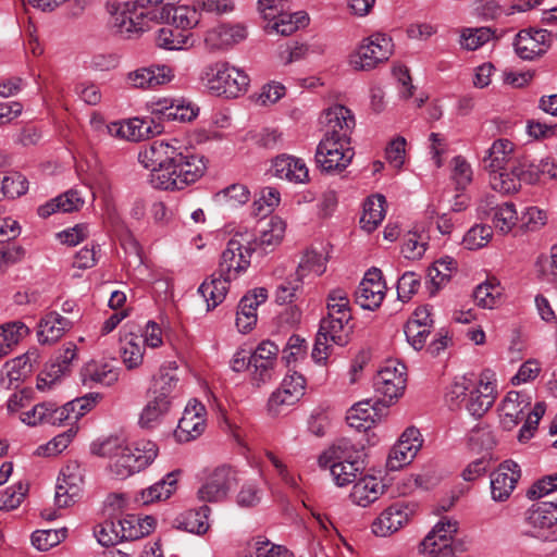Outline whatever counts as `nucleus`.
<instances>
[{
	"label": "nucleus",
	"instance_id": "nucleus-12",
	"mask_svg": "<svg viewBox=\"0 0 557 557\" xmlns=\"http://www.w3.org/2000/svg\"><path fill=\"white\" fill-rule=\"evenodd\" d=\"M84 470L77 461H69L60 472L55 486L54 502L59 508L73 505L82 495Z\"/></svg>",
	"mask_w": 557,
	"mask_h": 557
},
{
	"label": "nucleus",
	"instance_id": "nucleus-36",
	"mask_svg": "<svg viewBox=\"0 0 557 557\" xmlns=\"http://www.w3.org/2000/svg\"><path fill=\"white\" fill-rule=\"evenodd\" d=\"M178 473L180 471L170 472L157 483L141 490L136 495L135 502L141 505H149L168 499L176 491Z\"/></svg>",
	"mask_w": 557,
	"mask_h": 557
},
{
	"label": "nucleus",
	"instance_id": "nucleus-37",
	"mask_svg": "<svg viewBox=\"0 0 557 557\" xmlns=\"http://www.w3.org/2000/svg\"><path fill=\"white\" fill-rule=\"evenodd\" d=\"M232 281L233 280L221 276L220 273L215 271L201 283L198 292L207 302L208 310L214 309L223 302Z\"/></svg>",
	"mask_w": 557,
	"mask_h": 557
},
{
	"label": "nucleus",
	"instance_id": "nucleus-4",
	"mask_svg": "<svg viewBox=\"0 0 557 557\" xmlns=\"http://www.w3.org/2000/svg\"><path fill=\"white\" fill-rule=\"evenodd\" d=\"M255 251H257L256 235L248 230L236 232L222 251L216 271L223 277L236 280L250 267Z\"/></svg>",
	"mask_w": 557,
	"mask_h": 557
},
{
	"label": "nucleus",
	"instance_id": "nucleus-59",
	"mask_svg": "<svg viewBox=\"0 0 557 557\" xmlns=\"http://www.w3.org/2000/svg\"><path fill=\"white\" fill-rule=\"evenodd\" d=\"M493 231L488 225L476 224L463 236V245L469 250H476L485 247L492 239Z\"/></svg>",
	"mask_w": 557,
	"mask_h": 557
},
{
	"label": "nucleus",
	"instance_id": "nucleus-28",
	"mask_svg": "<svg viewBox=\"0 0 557 557\" xmlns=\"http://www.w3.org/2000/svg\"><path fill=\"white\" fill-rule=\"evenodd\" d=\"M271 171L274 176L295 184L309 181V170L305 161L290 154H280L272 160Z\"/></svg>",
	"mask_w": 557,
	"mask_h": 557
},
{
	"label": "nucleus",
	"instance_id": "nucleus-21",
	"mask_svg": "<svg viewBox=\"0 0 557 557\" xmlns=\"http://www.w3.org/2000/svg\"><path fill=\"white\" fill-rule=\"evenodd\" d=\"M521 478V470L517 462L505 460L491 473V494L495 502H505L516 488Z\"/></svg>",
	"mask_w": 557,
	"mask_h": 557
},
{
	"label": "nucleus",
	"instance_id": "nucleus-31",
	"mask_svg": "<svg viewBox=\"0 0 557 557\" xmlns=\"http://www.w3.org/2000/svg\"><path fill=\"white\" fill-rule=\"evenodd\" d=\"M362 449V445L356 444L349 438H339L319 457V466L332 469V463H337V461L345 463L363 458Z\"/></svg>",
	"mask_w": 557,
	"mask_h": 557
},
{
	"label": "nucleus",
	"instance_id": "nucleus-50",
	"mask_svg": "<svg viewBox=\"0 0 557 557\" xmlns=\"http://www.w3.org/2000/svg\"><path fill=\"white\" fill-rule=\"evenodd\" d=\"M170 407L166 401H162L152 396L140 412L138 420L140 428L153 429L159 425L163 417L169 412Z\"/></svg>",
	"mask_w": 557,
	"mask_h": 557
},
{
	"label": "nucleus",
	"instance_id": "nucleus-35",
	"mask_svg": "<svg viewBox=\"0 0 557 557\" xmlns=\"http://www.w3.org/2000/svg\"><path fill=\"white\" fill-rule=\"evenodd\" d=\"M380 404V400L371 403L369 399L355 404L346 414V421L349 426L358 431L371 429L380 419L376 408Z\"/></svg>",
	"mask_w": 557,
	"mask_h": 557
},
{
	"label": "nucleus",
	"instance_id": "nucleus-24",
	"mask_svg": "<svg viewBox=\"0 0 557 557\" xmlns=\"http://www.w3.org/2000/svg\"><path fill=\"white\" fill-rule=\"evenodd\" d=\"M206 408L197 400L189 401L175 430L180 442H189L199 437L206 429Z\"/></svg>",
	"mask_w": 557,
	"mask_h": 557
},
{
	"label": "nucleus",
	"instance_id": "nucleus-22",
	"mask_svg": "<svg viewBox=\"0 0 557 557\" xmlns=\"http://www.w3.org/2000/svg\"><path fill=\"white\" fill-rule=\"evenodd\" d=\"M305 377L298 373L286 376L281 386L271 394L268 400V409L273 414H278L284 407L293 406L304 395Z\"/></svg>",
	"mask_w": 557,
	"mask_h": 557
},
{
	"label": "nucleus",
	"instance_id": "nucleus-55",
	"mask_svg": "<svg viewBox=\"0 0 557 557\" xmlns=\"http://www.w3.org/2000/svg\"><path fill=\"white\" fill-rule=\"evenodd\" d=\"M553 512V505L548 504L547 502H543L530 511L528 521L534 529H537L539 531L550 529L557 524V520H555Z\"/></svg>",
	"mask_w": 557,
	"mask_h": 557
},
{
	"label": "nucleus",
	"instance_id": "nucleus-62",
	"mask_svg": "<svg viewBox=\"0 0 557 557\" xmlns=\"http://www.w3.org/2000/svg\"><path fill=\"white\" fill-rule=\"evenodd\" d=\"M28 491L27 484L18 482L15 485L9 486L0 492V510H13L16 509Z\"/></svg>",
	"mask_w": 557,
	"mask_h": 557
},
{
	"label": "nucleus",
	"instance_id": "nucleus-30",
	"mask_svg": "<svg viewBox=\"0 0 557 557\" xmlns=\"http://www.w3.org/2000/svg\"><path fill=\"white\" fill-rule=\"evenodd\" d=\"M174 77L173 70L168 65H150L132 71L127 75L131 86L140 89L156 88L171 82Z\"/></svg>",
	"mask_w": 557,
	"mask_h": 557
},
{
	"label": "nucleus",
	"instance_id": "nucleus-58",
	"mask_svg": "<svg viewBox=\"0 0 557 557\" xmlns=\"http://www.w3.org/2000/svg\"><path fill=\"white\" fill-rule=\"evenodd\" d=\"M302 286V277L296 272L283 280L276 287V301L278 304H290L296 299L297 292Z\"/></svg>",
	"mask_w": 557,
	"mask_h": 557
},
{
	"label": "nucleus",
	"instance_id": "nucleus-26",
	"mask_svg": "<svg viewBox=\"0 0 557 557\" xmlns=\"http://www.w3.org/2000/svg\"><path fill=\"white\" fill-rule=\"evenodd\" d=\"M120 354L128 370L138 368L144 360V344L135 324H125L121 330Z\"/></svg>",
	"mask_w": 557,
	"mask_h": 557
},
{
	"label": "nucleus",
	"instance_id": "nucleus-48",
	"mask_svg": "<svg viewBox=\"0 0 557 557\" xmlns=\"http://www.w3.org/2000/svg\"><path fill=\"white\" fill-rule=\"evenodd\" d=\"M30 366L23 358H15L3 367L0 383L7 389L17 388L23 382Z\"/></svg>",
	"mask_w": 557,
	"mask_h": 557
},
{
	"label": "nucleus",
	"instance_id": "nucleus-32",
	"mask_svg": "<svg viewBox=\"0 0 557 557\" xmlns=\"http://www.w3.org/2000/svg\"><path fill=\"white\" fill-rule=\"evenodd\" d=\"M73 326V322L62 317L57 311L45 314L37 331L38 342L40 344H53L58 342Z\"/></svg>",
	"mask_w": 557,
	"mask_h": 557
},
{
	"label": "nucleus",
	"instance_id": "nucleus-27",
	"mask_svg": "<svg viewBox=\"0 0 557 557\" xmlns=\"http://www.w3.org/2000/svg\"><path fill=\"white\" fill-rule=\"evenodd\" d=\"M176 370L177 366L174 361L161 366L150 387V393L154 398L166 401L170 406L178 392Z\"/></svg>",
	"mask_w": 557,
	"mask_h": 557
},
{
	"label": "nucleus",
	"instance_id": "nucleus-44",
	"mask_svg": "<svg viewBox=\"0 0 557 557\" xmlns=\"http://www.w3.org/2000/svg\"><path fill=\"white\" fill-rule=\"evenodd\" d=\"M385 203V197L382 195H373L367 199L360 218L364 231L371 233L381 224L386 213Z\"/></svg>",
	"mask_w": 557,
	"mask_h": 557
},
{
	"label": "nucleus",
	"instance_id": "nucleus-38",
	"mask_svg": "<svg viewBox=\"0 0 557 557\" xmlns=\"http://www.w3.org/2000/svg\"><path fill=\"white\" fill-rule=\"evenodd\" d=\"M384 488L385 485L377 478L364 476L354 484L350 499L358 506L367 507L380 498Z\"/></svg>",
	"mask_w": 557,
	"mask_h": 557
},
{
	"label": "nucleus",
	"instance_id": "nucleus-60",
	"mask_svg": "<svg viewBox=\"0 0 557 557\" xmlns=\"http://www.w3.org/2000/svg\"><path fill=\"white\" fill-rule=\"evenodd\" d=\"M327 315L351 318L348 295L343 289L331 290L327 296Z\"/></svg>",
	"mask_w": 557,
	"mask_h": 557
},
{
	"label": "nucleus",
	"instance_id": "nucleus-8",
	"mask_svg": "<svg viewBox=\"0 0 557 557\" xmlns=\"http://www.w3.org/2000/svg\"><path fill=\"white\" fill-rule=\"evenodd\" d=\"M392 38L385 34L376 33L366 38L357 51L350 55V65L355 70L369 71L377 64L385 62L393 54Z\"/></svg>",
	"mask_w": 557,
	"mask_h": 557
},
{
	"label": "nucleus",
	"instance_id": "nucleus-39",
	"mask_svg": "<svg viewBox=\"0 0 557 557\" xmlns=\"http://www.w3.org/2000/svg\"><path fill=\"white\" fill-rule=\"evenodd\" d=\"M117 524L123 541H135L149 535L154 529L156 520L150 516L140 518L135 515H126L117 520Z\"/></svg>",
	"mask_w": 557,
	"mask_h": 557
},
{
	"label": "nucleus",
	"instance_id": "nucleus-6",
	"mask_svg": "<svg viewBox=\"0 0 557 557\" xmlns=\"http://www.w3.org/2000/svg\"><path fill=\"white\" fill-rule=\"evenodd\" d=\"M457 530L456 520L441 519L420 543L419 553L426 557H454L456 552L463 550L462 544L453 540Z\"/></svg>",
	"mask_w": 557,
	"mask_h": 557
},
{
	"label": "nucleus",
	"instance_id": "nucleus-45",
	"mask_svg": "<svg viewBox=\"0 0 557 557\" xmlns=\"http://www.w3.org/2000/svg\"><path fill=\"white\" fill-rule=\"evenodd\" d=\"M502 34L492 27H465L460 30V46L469 51H474L491 40H498Z\"/></svg>",
	"mask_w": 557,
	"mask_h": 557
},
{
	"label": "nucleus",
	"instance_id": "nucleus-11",
	"mask_svg": "<svg viewBox=\"0 0 557 557\" xmlns=\"http://www.w3.org/2000/svg\"><path fill=\"white\" fill-rule=\"evenodd\" d=\"M406 366L395 360L387 361L374 377L373 386L384 405L403 395L406 387Z\"/></svg>",
	"mask_w": 557,
	"mask_h": 557
},
{
	"label": "nucleus",
	"instance_id": "nucleus-14",
	"mask_svg": "<svg viewBox=\"0 0 557 557\" xmlns=\"http://www.w3.org/2000/svg\"><path fill=\"white\" fill-rule=\"evenodd\" d=\"M418 505L413 502L398 500L387 507L372 523L377 536H388L398 531L416 515Z\"/></svg>",
	"mask_w": 557,
	"mask_h": 557
},
{
	"label": "nucleus",
	"instance_id": "nucleus-5",
	"mask_svg": "<svg viewBox=\"0 0 557 557\" xmlns=\"http://www.w3.org/2000/svg\"><path fill=\"white\" fill-rule=\"evenodd\" d=\"M355 156L350 137L323 136L315 150V162L326 173H341Z\"/></svg>",
	"mask_w": 557,
	"mask_h": 557
},
{
	"label": "nucleus",
	"instance_id": "nucleus-61",
	"mask_svg": "<svg viewBox=\"0 0 557 557\" xmlns=\"http://www.w3.org/2000/svg\"><path fill=\"white\" fill-rule=\"evenodd\" d=\"M262 496L263 492L259 483L247 481L240 486L236 495V504L242 508H252L261 503Z\"/></svg>",
	"mask_w": 557,
	"mask_h": 557
},
{
	"label": "nucleus",
	"instance_id": "nucleus-64",
	"mask_svg": "<svg viewBox=\"0 0 557 557\" xmlns=\"http://www.w3.org/2000/svg\"><path fill=\"white\" fill-rule=\"evenodd\" d=\"M281 200L280 191L274 187H264L260 190L259 198L253 201V209L257 215H265L278 206Z\"/></svg>",
	"mask_w": 557,
	"mask_h": 557
},
{
	"label": "nucleus",
	"instance_id": "nucleus-49",
	"mask_svg": "<svg viewBox=\"0 0 557 557\" xmlns=\"http://www.w3.org/2000/svg\"><path fill=\"white\" fill-rule=\"evenodd\" d=\"M245 557H293V554L283 545L257 537L248 544Z\"/></svg>",
	"mask_w": 557,
	"mask_h": 557
},
{
	"label": "nucleus",
	"instance_id": "nucleus-19",
	"mask_svg": "<svg viewBox=\"0 0 557 557\" xmlns=\"http://www.w3.org/2000/svg\"><path fill=\"white\" fill-rule=\"evenodd\" d=\"M199 108L185 99H161L151 107L153 119L166 122H190L198 116Z\"/></svg>",
	"mask_w": 557,
	"mask_h": 557
},
{
	"label": "nucleus",
	"instance_id": "nucleus-51",
	"mask_svg": "<svg viewBox=\"0 0 557 557\" xmlns=\"http://www.w3.org/2000/svg\"><path fill=\"white\" fill-rule=\"evenodd\" d=\"M157 46L166 50H182L191 47L189 35L182 29H173L171 27H162L158 30L156 37Z\"/></svg>",
	"mask_w": 557,
	"mask_h": 557
},
{
	"label": "nucleus",
	"instance_id": "nucleus-23",
	"mask_svg": "<svg viewBox=\"0 0 557 557\" xmlns=\"http://www.w3.org/2000/svg\"><path fill=\"white\" fill-rule=\"evenodd\" d=\"M176 151L173 145L164 140H154L139 151L138 161L146 169L154 172L153 182L157 183V175L164 174Z\"/></svg>",
	"mask_w": 557,
	"mask_h": 557
},
{
	"label": "nucleus",
	"instance_id": "nucleus-43",
	"mask_svg": "<svg viewBox=\"0 0 557 557\" xmlns=\"http://www.w3.org/2000/svg\"><path fill=\"white\" fill-rule=\"evenodd\" d=\"M28 334V326L21 321H12L0 325V358L11 354Z\"/></svg>",
	"mask_w": 557,
	"mask_h": 557
},
{
	"label": "nucleus",
	"instance_id": "nucleus-18",
	"mask_svg": "<svg viewBox=\"0 0 557 557\" xmlns=\"http://www.w3.org/2000/svg\"><path fill=\"white\" fill-rule=\"evenodd\" d=\"M278 351L276 344L271 341H263L249 357V363L253 368L252 380L258 385L265 384L274 379Z\"/></svg>",
	"mask_w": 557,
	"mask_h": 557
},
{
	"label": "nucleus",
	"instance_id": "nucleus-54",
	"mask_svg": "<svg viewBox=\"0 0 557 557\" xmlns=\"http://www.w3.org/2000/svg\"><path fill=\"white\" fill-rule=\"evenodd\" d=\"M362 470L363 458L355 459L345 463L337 461V463H332V469H330L333 480L338 486H345L352 483L358 473Z\"/></svg>",
	"mask_w": 557,
	"mask_h": 557
},
{
	"label": "nucleus",
	"instance_id": "nucleus-2",
	"mask_svg": "<svg viewBox=\"0 0 557 557\" xmlns=\"http://www.w3.org/2000/svg\"><path fill=\"white\" fill-rule=\"evenodd\" d=\"M201 84L215 96L236 98L249 86V76L226 61L206 64L199 75Z\"/></svg>",
	"mask_w": 557,
	"mask_h": 557
},
{
	"label": "nucleus",
	"instance_id": "nucleus-40",
	"mask_svg": "<svg viewBox=\"0 0 557 557\" xmlns=\"http://www.w3.org/2000/svg\"><path fill=\"white\" fill-rule=\"evenodd\" d=\"M350 320L351 318L327 315L321 320L319 333L330 338L333 344L344 346L348 343L351 331Z\"/></svg>",
	"mask_w": 557,
	"mask_h": 557
},
{
	"label": "nucleus",
	"instance_id": "nucleus-25",
	"mask_svg": "<svg viewBox=\"0 0 557 557\" xmlns=\"http://www.w3.org/2000/svg\"><path fill=\"white\" fill-rule=\"evenodd\" d=\"M478 210L480 214L491 216L492 222L503 234L509 233L518 221V213L512 202L495 203L494 197L488 196L483 199Z\"/></svg>",
	"mask_w": 557,
	"mask_h": 557
},
{
	"label": "nucleus",
	"instance_id": "nucleus-33",
	"mask_svg": "<svg viewBox=\"0 0 557 557\" xmlns=\"http://www.w3.org/2000/svg\"><path fill=\"white\" fill-rule=\"evenodd\" d=\"M161 18L182 30L193 28L199 22L198 7L196 2L193 7L166 2L161 9Z\"/></svg>",
	"mask_w": 557,
	"mask_h": 557
},
{
	"label": "nucleus",
	"instance_id": "nucleus-3",
	"mask_svg": "<svg viewBox=\"0 0 557 557\" xmlns=\"http://www.w3.org/2000/svg\"><path fill=\"white\" fill-rule=\"evenodd\" d=\"M207 164L203 157L189 151H176L164 174L157 175V186L165 190H180L201 178Z\"/></svg>",
	"mask_w": 557,
	"mask_h": 557
},
{
	"label": "nucleus",
	"instance_id": "nucleus-17",
	"mask_svg": "<svg viewBox=\"0 0 557 557\" xmlns=\"http://www.w3.org/2000/svg\"><path fill=\"white\" fill-rule=\"evenodd\" d=\"M386 293V285L382 272L377 268L368 270L355 292L356 302L363 309H377Z\"/></svg>",
	"mask_w": 557,
	"mask_h": 557
},
{
	"label": "nucleus",
	"instance_id": "nucleus-16",
	"mask_svg": "<svg viewBox=\"0 0 557 557\" xmlns=\"http://www.w3.org/2000/svg\"><path fill=\"white\" fill-rule=\"evenodd\" d=\"M553 41V34L546 29H522L515 38L513 47L522 60H534L547 52Z\"/></svg>",
	"mask_w": 557,
	"mask_h": 557
},
{
	"label": "nucleus",
	"instance_id": "nucleus-53",
	"mask_svg": "<svg viewBox=\"0 0 557 557\" xmlns=\"http://www.w3.org/2000/svg\"><path fill=\"white\" fill-rule=\"evenodd\" d=\"M271 28L283 36H289L298 28L304 27L308 23V16L305 12L289 13L286 10L274 17Z\"/></svg>",
	"mask_w": 557,
	"mask_h": 557
},
{
	"label": "nucleus",
	"instance_id": "nucleus-7",
	"mask_svg": "<svg viewBox=\"0 0 557 557\" xmlns=\"http://www.w3.org/2000/svg\"><path fill=\"white\" fill-rule=\"evenodd\" d=\"M95 129L100 135H109L113 138L124 139L128 141H140L151 136L161 134L163 127L154 120H141L138 117L123 122H112L104 124L100 120L91 121Z\"/></svg>",
	"mask_w": 557,
	"mask_h": 557
},
{
	"label": "nucleus",
	"instance_id": "nucleus-29",
	"mask_svg": "<svg viewBox=\"0 0 557 557\" xmlns=\"http://www.w3.org/2000/svg\"><path fill=\"white\" fill-rule=\"evenodd\" d=\"M246 37V28L242 25H219L206 33L205 45L210 51L225 50Z\"/></svg>",
	"mask_w": 557,
	"mask_h": 557
},
{
	"label": "nucleus",
	"instance_id": "nucleus-52",
	"mask_svg": "<svg viewBox=\"0 0 557 557\" xmlns=\"http://www.w3.org/2000/svg\"><path fill=\"white\" fill-rule=\"evenodd\" d=\"M502 287L496 281H486L476 286L473 292L475 304L483 309H494L500 304Z\"/></svg>",
	"mask_w": 557,
	"mask_h": 557
},
{
	"label": "nucleus",
	"instance_id": "nucleus-13",
	"mask_svg": "<svg viewBox=\"0 0 557 557\" xmlns=\"http://www.w3.org/2000/svg\"><path fill=\"white\" fill-rule=\"evenodd\" d=\"M236 483V471L232 467L220 466L207 476L198 490L197 496L202 502L220 503L227 498Z\"/></svg>",
	"mask_w": 557,
	"mask_h": 557
},
{
	"label": "nucleus",
	"instance_id": "nucleus-15",
	"mask_svg": "<svg viewBox=\"0 0 557 557\" xmlns=\"http://www.w3.org/2000/svg\"><path fill=\"white\" fill-rule=\"evenodd\" d=\"M422 443L420 431L414 426L407 428L388 454L387 469L396 471L409 465L422 447Z\"/></svg>",
	"mask_w": 557,
	"mask_h": 557
},
{
	"label": "nucleus",
	"instance_id": "nucleus-41",
	"mask_svg": "<svg viewBox=\"0 0 557 557\" xmlns=\"http://www.w3.org/2000/svg\"><path fill=\"white\" fill-rule=\"evenodd\" d=\"M211 509L202 505L197 509H190L177 518L178 528L198 535L205 534L209 530V515Z\"/></svg>",
	"mask_w": 557,
	"mask_h": 557
},
{
	"label": "nucleus",
	"instance_id": "nucleus-46",
	"mask_svg": "<svg viewBox=\"0 0 557 557\" xmlns=\"http://www.w3.org/2000/svg\"><path fill=\"white\" fill-rule=\"evenodd\" d=\"M286 223L278 216H272L260 230L257 239V250L259 248L267 251L269 248L277 246L285 234Z\"/></svg>",
	"mask_w": 557,
	"mask_h": 557
},
{
	"label": "nucleus",
	"instance_id": "nucleus-9",
	"mask_svg": "<svg viewBox=\"0 0 557 557\" xmlns=\"http://www.w3.org/2000/svg\"><path fill=\"white\" fill-rule=\"evenodd\" d=\"M496 397L495 373L484 370L480 373L478 381L471 382L465 407L472 417L481 418L492 408Z\"/></svg>",
	"mask_w": 557,
	"mask_h": 557
},
{
	"label": "nucleus",
	"instance_id": "nucleus-1",
	"mask_svg": "<svg viewBox=\"0 0 557 557\" xmlns=\"http://www.w3.org/2000/svg\"><path fill=\"white\" fill-rule=\"evenodd\" d=\"M90 449L94 455L110 459L108 470L117 480L146 469L158 456V447L151 441H140L131 446L120 437L94 443Z\"/></svg>",
	"mask_w": 557,
	"mask_h": 557
},
{
	"label": "nucleus",
	"instance_id": "nucleus-42",
	"mask_svg": "<svg viewBox=\"0 0 557 557\" xmlns=\"http://www.w3.org/2000/svg\"><path fill=\"white\" fill-rule=\"evenodd\" d=\"M527 406L528 404L521 399L520 393L509 392L499 407L504 426L510 429L517 425L524 418V408Z\"/></svg>",
	"mask_w": 557,
	"mask_h": 557
},
{
	"label": "nucleus",
	"instance_id": "nucleus-20",
	"mask_svg": "<svg viewBox=\"0 0 557 557\" xmlns=\"http://www.w3.org/2000/svg\"><path fill=\"white\" fill-rule=\"evenodd\" d=\"M321 123L324 127V136L351 138L356 120L350 109L343 104H333L323 110Z\"/></svg>",
	"mask_w": 557,
	"mask_h": 557
},
{
	"label": "nucleus",
	"instance_id": "nucleus-10",
	"mask_svg": "<svg viewBox=\"0 0 557 557\" xmlns=\"http://www.w3.org/2000/svg\"><path fill=\"white\" fill-rule=\"evenodd\" d=\"M152 18L151 12L146 7L135 0L127 1L116 11L114 27L120 35L132 38L149 29Z\"/></svg>",
	"mask_w": 557,
	"mask_h": 557
},
{
	"label": "nucleus",
	"instance_id": "nucleus-56",
	"mask_svg": "<svg viewBox=\"0 0 557 557\" xmlns=\"http://www.w3.org/2000/svg\"><path fill=\"white\" fill-rule=\"evenodd\" d=\"M67 530L65 528L57 530H37L32 534V544L38 550L45 552L60 544L65 540Z\"/></svg>",
	"mask_w": 557,
	"mask_h": 557
},
{
	"label": "nucleus",
	"instance_id": "nucleus-47",
	"mask_svg": "<svg viewBox=\"0 0 557 557\" xmlns=\"http://www.w3.org/2000/svg\"><path fill=\"white\" fill-rule=\"evenodd\" d=\"M491 187L502 194H510L519 190V177L517 173V165L508 164L506 170H496L490 172Z\"/></svg>",
	"mask_w": 557,
	"mask_h": 557
},
{
	"label": "nucleus",
	"instance_id": "nucleus-57",
	"mask_svg": "<svg viewBox=\"0 0 557 557\" xmlns=\"http://www.w3.org/2000/svg\"><path fill=\"white\" fill-rule=\"evenodd\" d=\"M472 380L467 376L456 379L448 387L445 399L450 408H459L466 404Z\"/></svg>",
	"mask_w": 557,
	"mask_h": 557
},
{
	"label": "nucleus",
	"instance_id": "nucleus-34",
	"mask_svg": "<svg viewBox=\"0 0 557 557\" xmlns=\"http://www.w3.org/2000/svg\"><path fill=\"white\" fill-rule=\"evenodd\" d=\"M513 150L515 145L510 140L505 138L495 140L483 159L484 168L488 172L508 169V164H515L519 160L513 157Z\"/></svg>",
	"mask_w": 557,
	"mask_h": 557
},
{
	"label": "nucleus",
	"instance_id": "nucleus-63",
	"mask_svg": "<svg viewBox=\"0 0 557 557\" xmlns=\"http://www.w3.org/2000/svg\"><path fill=\"white\" fill-rule=\"evenodd\" d=\"M451 180L457 189H465L472 181V169L467 160L461 156L451 159Z\"/></svg>",
	"mask_w": 557,
	"mask_h": 557
}]
</instances>
